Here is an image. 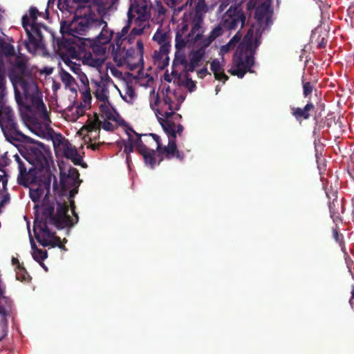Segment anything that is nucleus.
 <instances>
[{
    "label": "nucleus",
    "mask_w": 354,
    "mask_h": 354,
    "mask_svg": "<svg viewBox=\"0 0 354 354\" xmlns=\"http://www.w3.org/2000/svg\"><path fill=\"white\" fill-rule=\"evenodd\" d=\"M44 191L39 188L30 189L29 195L35 203L34 208L36 209V218L34 222L33 230L37 241L44 247L55 248L66 250L61 243L60 238L55 236L51 226L57 228L72 227L78 221V216L73 208L71 211L75 218L68 214V206L65 203L55 202L47 194L44 196L41 203H37L43 196Z\"/></svg>",
    "instance_id": "nucleus-1"
},
{
    "label": "nucleus",
    "mask_w": 354,
    "mask_h": 354,
    "mask_svg": "<svg viewBox=\"0 0 354 354\" xmlns=\"http://www.w3.org/2000/svg\"><path fill=\"white\" fill-rule=\"evenodd\" d=\"M184 100L185 97L181 95L177 96L176 92L169 89L162 92V97L158 93H156L154 88L150 91V106L154 111L159 123L167 135L168 144L164 150L168 159L176 158L182 160L184 158L183 153L178 150L176 144V134L182 133L183 127L180 124L176 125L175 123V120L181 118L180 115L175 113V111L179 109Z\"/></svg>",
    "instance_id": "nucleus-2"
},
{
    "label": "nucleus",
    "mask_w": 354,
    "mask_h": 354,
    "mask_svg": "<svg viewBox=\"0 0 354 354\" xmlns=\"http://www.w3.org/2000/svg\"><path fill=\"white\" fill-rule=\"evenodd\" d=\"M255 18L258 27L252 26L243 37L239 48L233 57L231 67L228 72L239 78H243L246 73H253L255 51L261 44L263 31L272 24V10L270 3L264 1L255 11Z\"/></svg>",
    "instance_id": "nucleus-3"
},
{
    "label": "nucleus",
    "mask_w": 354,
    "mask_h": 354,
    "mask_svg": "<svg viewBox=\"0 0 354 354\" xmlns=\"http://www.w3.org/2000/svg\"><path fill=\"white\" fill-rule=\"evenodd\" d=\"M15 98L17 102L21 95L25 99H30L32 111L27 119V126L29 129L39 137L47 138L53 132L50 127L51 120L49 112L39 96L35 83L30 79L19 77L13 82Z\"/></svg>",
    "instance_id": "nucleus-4"
},
{
    "label": "nucleus",
    "mask_w": 354,
    "mask_h": 354,
    "mask_svg": "<svg viewBox=\"0 0 354 354\" xmlns=\"http://www.w3.org/2000/svg\"><path fill=\"white\" fill-rule=\"evenodd\" d=\"M14 158L19 169L17 182L27 187L33 181L35 171H41L49 167L50 153L43 144L39 143L30 147L26 156L16 154Z\"/></svg>",
    "instance_id": "nucleus-5"
},
{
    "label": "nucleus",
    "mask_w": 354,
    "mask_h": 354,
    "mask_svg": "<svg viewBox=\"0 0 354 354\" xmlns=\"http://www.w3.org/2000/svg\"><path fill=\"white\" fill-rule=\"evenodd\" d=\"M37 8L30 7L28 13L22 17V26L24 28L28 39L24 41L27 50L34 55L44 54L45 48L43 41L42 30H46V26L37 22L38 16H41Z\"/></svg>",
    "instance_id": "nucleus-6"
},
{
    "label": "nucleus",
    "mask_w": 354,
    "mask_h": 354,
    "mask_svg": "<svg viewBox=\"0 0 354 354\" xmlns=\"http://www.w3.org/2000/svg\"><path fill=\"white\" fill-rule=\"evenodd\" d=\"M127 131L133 136V143L134 147L138 148L140 153L142 156L146 166L153 169L156 165L160 162L162 158L158 159V156L157 153L153 149H149L145 143L151 144V142H154L156 145L157 151L160 153L166 154L164 150L166 146L162 147L160 136L154 133L144 134L142 136L145 138V140H142L141 136H139L132 129H128ZM165 156L167 157V155Z\"/></svg>",
    "instance_id": "nucleus-7"
},
{
    "label": "nucleus",
    "mask_w": 354,
    "mask_h": 354,
    "mask_svg": "<svg viewBox=\"0 0 354 354\" xmlns=\"http://www.w3.org/2000/svg\"><path fill=\"white\" fill-rule=\"evenodd\" d=\"M91 85L94 96L100 102V109L103 115L108 119L115 120V111L109 102L110 88L115 86L111 78L108 75H100L99 79L91 80Z\"/></svg>",
    "instance_id": "nucleus-8"
},
{
    "label": "nucleus",
    "mask_w": 354,
    "mask_h": 354,
    "mask_svg": "<svg viewBox=\"0 0 354 354\" xmlns=\"http://www.w3.org/2000/svg\"><path fill=\"white\" fill-rule=\"evenodd\" d=\"M114 49L113 57L118 65L130 64L133 61L140 62L143 59L144 44L142 39H138L136 41V46L127 48L124 43L116 45Z\"/></svg>",
    "instance_id": "nucleus-9"
},
{
    "label": "nucleus",
    "mask_w": 354,
    "mask_h": 354,
    "mask_svg": "<svg viewBox=\"0 0 354 354\" xmlns=\"http://www.w3.org/2000/svg\"><path fill=\"white\" fill-rule=\"evenodd\" d=\"M101 22L99 19L93 14H85L84 16H76L74 19L68 26L66 32L74 36L78 37L84 35L91 29L96 28L97 24ZM61 31L64 32V26L61 25Z\"/></svg>",
    "instance_id": "nucleus-10"
},
{
    "label": "nucleus",
    "mask_w": 354,
    "mask_h": 354,
    "mask_svg": "<svg viewBox=\"0 0 354 354\" xmlns=\"http://www.w3.org/2000/svg\"><path fill=\"white\" fill-rule=\"evenodd\" d=\"M79 172L75 168L70 167L67 173L61 171V185L63 194L68 193L69 199H72L77 193L80 184Z\"/></svg>",
    "instance_id": "nucleus-11"
},
{
    "label": "nucleus",
    "mask_w": 354,
    "mask_h": 354,
    "mask_svg": "<svg viewBox=\"0 0 354 354\" xmlns=\"http://www.w3.org/2000/svg\"><path fill=\"white\" fill-rule=\"evenodd\" d=\"M151 15H135L133 21L134 26L130 31L128 37V42L131 44L137 36L147 33L151 27L150 19Z\"/></svg>",
    "instance_id": "nucleus-12"
},
{
    "label": "nucleus",
    "mask_w": 354,
    "mask_h": 354,
    "mask_svg": "<svg viewBox=\"0 0 354 354\" xmlns=\"http://www.w3.org/2000/svg\"><path fill=\"white\" fill-rule=\"evenodd\" d=\"M100 129L96 118L88 117L86 124L81 127L77 134L82 137L85 143H88L99 137Z\"/></svg>",
    "instance_id": "nucleus-13"
},
{
    "label": "nucleus",
    "mask_w": 354,
    "mask_h": 354,
    "mask_svg": "<svg viewBox=\"0 0 354 354\" xmlns=\"http://www.w3.org/2000/svg\"><path fill=\"white\" fill-rule=\"evenodd\" d=\"M130 5L127 17H135V15H151L152 3L151 0H129Z\"/></svg>",
    "instance_id": "nucleus-14"
},
{
    "label": "nucleus",
    "mask_w": 354,
    "mask_h": 354,
    "mask_svg": "<svg viewBox=\"0 0 354 354\" xmlns=\"http://www.w3.org/2000/svg\"><path fill=\"white\" fill-rule=\"evenodd\" d=\"M59 154H62L67 159L71 160L76 165H81L84 168L87 167L86 164L82 162V158L79 154L76 147L69 142L65 145Z\"/></svg>",
    "instance_id": "nucleus-15"
},
{
    "label": "nucleus",
    "mask_w": 354,
    "mask_h": 354,
    "mask_svg": "<svg viewBox=\"0 0 354 354\" xmlns=\"http://www.w3.org/2000/svg\"><path fill=\"white\" fill-rule=\"evenodd\" d=\"M82 63L84 65L95 68L101 73L104 60V58L99 57L97 55L92 54L91 52H86L82 57Z\"/></svg>",
    "instance_id": "nucleus-16"
},
{
    "label": "nucleus",
    "mask_w": 354,
    "mask_h": 354,
    "mask_svg": "<svg viewBox=\"0 0 354 354\" xmlns=\"http://www.w3.org/2000/svg\"><path fill=\"white\" fill-rule=\"evenodd\" d=\"M59 75L65 88L73 93H76L77 85L75 78L64 68L61 64H59Z\"/></svg>",
    "instance_id": "nucleus-17"
},
{
    "label": "nucleus",
    "mask_w": 354,
    "mask_h": 354,
    "mask_svg": "<svg viewBox=\"0 0 354 354\" xmlns=\"http://www.w3.org/2000/svg\"><path fill=\"white\" fill-rule=\"evenodd\" d=\"M99 21L102 22V24H97L96 28H102V30L95 40L101 44H107L112 38L113 31L108 28L106 21L100 19H99Z\"/></svg>",
    "instance_id": "nucleus-18"
},
{
    "label": "nucleus",
    "mask_w": 354,
    "mask_h": 354,
    "mask_svg": "<svg viewBox=\"0 0 354 354\" xmlns=\"http://www.w3.org/2000/svg\"><path fill=\"white\" fill-rule=\"evenodd\" d=\"M8 178L4 170L0 169V213L3 207L9 202V196L6 193Z\"/></svg>",
    "instance_id": "nucleus-19"
},
{
    "label": "nucleus",
    "mask_w": 354,
    "mask_h": 354,
    "mask_svg": "<svg viewBox=\"0 0 354 354\" xmlns=\"http://www.w3.org/2000/svg\"><path fill=\"white\" fill-rule=\"evenodd\" d=\"M169 46L159 47L158 50H155L153 54V59L154 62L159 66L163 67L168 64L169 52Z\"/></svg>",
    "instance_id": "nucleus-20"
},
{
    "label": "nucleus",
    "mask_w": 354,
    "mask_h": 354,
    "mask_svg": "<svg viewBox=\"0 0 354 354\" xmlns=\"http://www.w3.org/2000/svg\"><path fill=\"white\" fill-rule=\"evenodd\" d=\"M27 227H28V230L30 242V245H31V249H32L31 254H32V258L38 263H40L41 261H43L44 260H45L47 258V257H48L47 251L43 250H41V249H39L37 248L36 244H35V243L31 236V234H30V223L28 221H27Z\"/></svg>",
    "instance_id": "nucleus-21"
},
{
    "label": "nucleus",
    "mask_w": 354,
    "mask_h": 354,
    "mask_svg": "<svg viewBox=\"0 0 354 354\" xmlns=\"http://www.w3.org/2000/svg\"><path fill=\"white\" fill-rule=\"evenodd\" d=\"M115 88L118 90L120 97L124 101L128 103H132L136 99V95L135 91L132 86L128 83H124L120 88H118L117 86H115Z\"/></svg>",
    "instance_id": "nucleus-22"
},
{
    "label": "nucleus",
    "mask_w": 354,
    "mask_h": 354,
    "mask_svg": "<svg viewBox=\"0 0 354 354\" xmlns=\"http://www.w3.org/2000/svg\"><path fill=\"white\" fill-rule=\"evenodd\" d=\"M119 1L120 0H105L97 5V12L102 16L110 15L118 9Z\"/></svg>",
    "instance_id": "nucleus-23"
},
{
    "label": "nucleus",
    "mask_w": 354,
    "mask_h": 354,
    "mask_svg": "<svg viewBox=\"0 0 354 354\" xmlns=\"http://www.w3.org/2000/svg\"><path fill=\"white\" fill-rule=\"evenodd\" d=\"M86 109L79 104H75L66 111V117L71 122H75L85 114Z\"/></svg>",
    "instance_id": "nucleus-24"
},
{
    "label": "nucleus",
    "mask_w": 354,
    "mask_h": 354,
    "mask_svg": "<svg viewBox=\"0 0 354 354\" xmlns=\"http://www.w3.org/2000/svg\"><path fill=\"white\" fill-rule=\"evenodd\" d=\"M0 54L5 55L6 56H13L15 54L14 46L8 43L5 42L2 38L0 37ZM0 75L5 83V77L3 75V64L0 60Z\"/></svg>",
    "instance_id": "nucleus-25"
},
{
    "label": "nucleus",
    "mask_w": 354,
    "mask_h": 354,
    "mask_svg": "<svg viewBox=\"0 0 354 354\" xmlns=\"http://www.w3.org/2000/svg\"><path fill=\"white\" fill-rule=\"evenodd\" d=\"M133 18H130L127 17V20L126 21L125 26L122 28L120 32H118L116 35L115 44L116 45H119V44L128 43V37L129 34V29L132 24Z\"/></svg>",
    "instance_id": "nucleus-26"
},
{
    "label": "nucleus",
    "mask_w": 354,
    "mask_h": 354,
    "mask_svg": "<svg viewBox=\"0 0 354 354\" xmlns=\"http://www.w3.org/2000/svg\"><path fill=\"white\" fill-rule=\"evenodd\" d=\"M223 66L218 59H214L210 64L211 71L214 73L216 80L225 82L228 80V77L223 72Z\"/></svg>",
    "instance_id": "nucleus-27"
},
{
    "label": "nucleus",
    "mask_w": 354,
    "mask_h": 354,
    "mask_svg": "<svg viewBox=\"0 0 354 354\" xmlns=\"http://www.w3.org/2000/svg\"><path fill=\"white\" fill-rule=\"evenodd\" d=\"M315 106L313 103L308 102L304 109L292 108V114L295 116L297 120L301 119L307 120L310 117V111L314 109Z\"/></svg>",
    "instance_id": "nucleus-28"
},
{
    "label": "nucleus",
    "mask_w": 354,
    "mask_h": 354,
    "mask_svg": "<svg viewBox=\"0 0 354 354\" xmlns=\"http://www.w3.org/2000/svg\"><path fill=\"white\" fill-rule=\"evenodd\" d=\"M241 37V32L238 31L226 44L221 46L220 48V54L224 55L234 49L238 44H241V42H240V41ZM239 47V46H238V48Z\"/></svg>",
    "instance_id": "nucleus-29"
},
{
    "label": "nucleus",
    "mask_w": 354,
    "mask_h": 354,
    "mask_svg": "<svg viewBox=\"0 0 354 354\" xmlns=\"http://www.w3.org/2000/svg\"><path fill=\"white\" fill-rule=\"evenodd\" d=\"M152 39L160 45V47L163 46L170 47L168 35L160 27L157 29Z\"/></svg>",
    "instance_id": "nucleus-30"
},
{
    "label": "nucleus",
    "mask_w": 354,
    "mask_h": 354,
    "mask_svg": "<svg viewBox=\"0 0 354 354\" xmlns=\"http://www.w3.org/2000/svg\"><path fill=\"white\" fill-rule=\"evenodd\" d=\"M118 117V115L115 112V119L110 120V119H108L107 118L104 117L103 115V113L101 112V118L103 119V120H101L99 118H96V120L99 123L100 128H102L104 130L107 131H113V129L115 127V124L112 123L111 121L117 122Z\"/></svg>",
    "instance_id": "nucleus-31"
},
{
    "label": "nucleus",
    "mask_w": 354,
    "mask_h": 354,
    "mask_svg": "<svg viewBox=\"0 0 354 354\" xmlns=\"http://www.w3.org/2000/svg\"><path fill=\"white\" fill-rule=\"evenodd\" d=\"M127 134L128 136V140L124 142V152L127 153V158L126 160L127 163H129L131 157L130 153L133 152L134 145L133 143V136L131 134L130 132L127 131Z\"/></svg>",
    "instance_id": "nucleus-32"
},
{
    "label": "nucleus",
    "mask_w": 354,
    "mask_h": 354,
    "mask_svg": "<svg viewBox=\"0 0 354 354\" xmlns=\"http://www.w3.org/2000/svg\"><path fill=\"white\" fill-rule=\"evenodd\" d=\"M62 61L65 66L73 71L76 75L82 72L80 65L73 61V57L71 58L63 56Z\"/></svg>",
    "instance_id": "nucleus-33"
},
{
    "label": "nucleus",
    "mask_w": 354,
    "mask_h": 354,
    "mask_svg": "<svg viewBox=\"0 0 354 354\" xmlns=\"http://www.w3.org/2000/svg\"><path fill=\"white\" fill-rule=\"evenodd\" d=\"M68 142V140L62 137L61 135H56L53 138V143L55 153L59 154V153L65 147V145Z\"/></svg>",
    "instance_id": "nucleus-34"
},
{
    "label": "nucleus",
    "mask_w": 354,
    "mask_h": 354,
    "mask_svg": "<svg viewBox=\"0 0 354 354\" xmlns=\"http://www.w3.org/2000/svg\"><path fill=\"white\" fill-rule=\"evenodd\" d=\"M138 83L142 86H149L153 83V77L146 72H140L137 76Z\"/></svg>",
    "instance_id": "nucleus-35"
},
{
    "label": "nucleus",
    "mask_w": 354,
    "mask_h": 354,
    "mask_svg": "<svg viewBox=\"0 0 354 354\" xmlns=\"http://www.w3.org/2000/svg\"><path fill=\"white\" fill-rule=\"evenodd\" d=\"M105 45L106 44H101L95 40L91 46V53L97 55L99 57L104 58V60L105 61V54L106 53V47Z\"/></svg>",
    "instance_id": "nucleus-36"
},
{
    "label": "nucleus",
    "mask_w": 354,
    "mask_h": 354,
    "mask_svg": "<svg viewBox=\"0 0 354 354\" xmlns=\"http://www.w3.org/2000/svg\"><path fill=\"white\" fill-rule=\"evenodd\" d=\"M80 91L82 95V101L80 104L84 106V108L88 109L90 107L91 102V88H80Z\"/></svg>",
    "instance_id": "nucleus-37"
},
{
    "label": "nucleus",
    "mask_w": 354,
    "mask_h": 354,
    "mask_svg": "<svg viewBox=\"0 0 354 354\" xmlns=\"http://www.w3.org/2000/svg\"><path fill=\"white\" fill-rule=\"evenodd\" d=\"M7 310L6 309L2 308L0 310V326L2 328L3 332L4 333L3 335L0 337V341L2 338L7 335Z\"/></svg>",
    "instance_id": "nucleus-38"
},
{
    "label": "nucleus",
    "mask_w": 354,
    "mask_h": 354,
    "mask_svg": "<svg viewBox=\"0 0 354 354\" xmlns=\"http://www.w3.org/2000/svg\"><path fill=\"white\" fill-rule=\"evenodd\" d=\"M26 62L27 60L26 57L20 54V55L15 57L13 66L20 71H24L26 68Z\"/></svg>",
    "instance_id": "nucleus-39"
},
{
    "label": "nucleus",
    "mask_w": 354,
    "mask_h": 354,
    "mask_svg": "<svg viewBox=\"0 0 354 354\" xmlns=\"http://www.w3.org/2000/svg\"><path fill=\"white\" fill-rule=\"evenodd\" d=\"M16 279L21 281H26L29 280V275L27 272L22 266H19V268L15 270Z\"/></svg>",
    "instance_id": "nucleus-40"
},
{
    "label": "nucleus",
    "mask_w": 354,
    "mask_h": 354,
    "mask_svg": "<svg viewBox=\"0 0 354 354\" xmlns=\"http://www.w3.org/2000/svg\"><path fill=\"white\" fill-rule=\"evenodd\" d=\"M69 0H58L57 7L62 12L67 11L72 12L71 8L69 6Z\"/></svg>",
    "instance_id": "nucleus-41"
},
{
    "label": "nucleus",
    "mask_w": 354,
    "mask_h": 354,
    "mask_svg": "<svg viewBox=\"0 0 354 354\" xmlns=\"http://www.w3.org/2000/svg\"><path fill=\"white\" fill-rule=\"evenodd\" d=\"M77 77L80 82L82 84L81 88H88L89 87V80L86 76V75L82 71L77 75Z\"/></svg>",
    "instance_id": "nucleus-42"
},
{
    "label": "nucleus",
    "mask_w": 354,
    "mask_h": 354,
    "mask_svg": "<svg viewBox=\"0 0 354 354\" xmlns=\"http://www.w3.org/2000/svg\"><path fill=\"white\" fill-rule=\"evenodd\" d=\"M154 10L156 12L157 16L158 17L164 16L166 12L165 7L162 5V3L160 1H156V6L154 7Z\"/></svg>",
    "instance_id": "nucleus-43"
},
{
    "label": "nucleus",
    "mask_w": 354,
    "mask_h": 354,
    "mask_svg": "<svg viewBox=\"0 0 354 354\" xmlns=\"http://www.w3.org/2000/svg\"><path fill=\"white\" fill-rule=\"evenodd\" d=\"M3 303L6 304V307L10 308L12 302L10 299L3 296V290L0 287V306Z\"/></svg>",
    "instance_id": "nucleus-44"
},
{
    "label": "nucleus",
    "mask_w": 354,
    "mask_h": 354,
    "mask_svg": "<svg viewBox=\"0 0 354 354\" xmlns=\"http://www.w3.org/2000/svg\"><path fill=\"white\" fill-rule=\"evenodd\" d=\"M94 0H73V2L75 3L78 7H91V3Z\"/></svg>",
    "instance_id": "nucleus-45"
},
{
    "label": "nucleus",
    "mask_w": 354,
    "mask_h": 354,
    "mask_svg": "<svg viewBox=\"0 0 354 354\" xmlns=\"http://www.w3.org/2000/svg\"><path fill=\"white\" fill-rule=\"evenodd\" d=\"M303 88H304V95L305 97L308 96L310 93H311V92L313 91L312 86L310 85V83L308 82L304 83Z\"/></svg>",
    "instance_id": "nucleus-46"
},
{
    "label": "nucleus",
    "mask_w": 354,
    "mask_h": 354,
    "mask_svg": "<svg viewBox=\"0 0 354 354\" xmlns=\"http://www.w3.org/2000/svg\"><path fill=\"white\" fill-rule=\"evenodd\" d=\"M57 1H58V0H48V3H47V8L46 9V17H48V10L50 8H53L55 5L57 6Z\"/></svg>",
    "instance_id": "nucleus-47"
},
{
    "label": "nucleus",
    "mask_w": 354,
    "mask_h": 354,
    "mask_svg": "<svg viewBox=\"0 0 354 354\" xmlns=\"http://www.w3.org/2000/svg\"><path fill=\"white\" fill-rule=\"evenodd\" d=\"M167 3L170 7H176L178 4L181 3L183 0H166Z\"/></svg>",
    "instance_id": "nucleus-48"
},
{
    "label": "nucleus",
    "mask_w": 354,
    "mask_h": 354,
    "mask_svg": "<svg viewBox=\"0 0 354 354\" xmlns=\"http://www.w3.org/2000/svg\"><path fill=\"white\" fill-rule=\"evenodd\" d=\"M167 3L170 7H176L178 4L181 3L183 0H166Z\"/></svg>",
    "instance_id": "nucleus-49"
},
{
    "label": "nucleus",
    "mask_w": 354,
    "mask_h": 354,
    "mask_svg": "<svg viewBox=\"0 0 354 354\" xmlns=\"http://www.w3.org/2000/svg\"><path fill=\"white\" fill-rule=\"evenodd\" d=\"M167 3L170 7H176L178 4L181 3L183 0H166Z\"/></svg>",
    "instance_id": "nucleus-50"
},
{
    "label": "nucleus",
    "mask_w": 354,
    "mask_h": 354,
    "mask_svg": "<svg viewBox=\"0 0 354 354\" xmlns=\"http://www.w3.org/2000/svg\"><path fill=\"white\" fill-rule=\"evenodd\" d=\"M208 71H207V68L206 67H204L201 69H200L198 71V75L199 77L201 78H203L205 76H206L207 74H208Z\"/></svg>",
    "instance_id": "nucleus-51"
},
{
    "label": "nucleus",
    "mask_w": 354,
    "mask_h": 354,
    "mask_svg": "<svg viewBox=\"0 0 354 354\" xmlns=\"http://www.w3.org/2000/svg\"><path fill=\"white\" fill-rule=\"evenodd\" d=\"M259 0H250L247 4V7L248 10L253 9Z\"/></svg>",
    "instance_id": "nucleus-52"
},
{
    "label": "nucleus",
    "mask_w": 354,
    "mask_h": 354,
    "mask_svg": "<svg viewBox=\"0 0 354 354\" xmlns=\"http://www.w3.org/2000/svg\"><path fill=\"white\" fill-rule=\"evenodd\" d=\"M187 87H188V88H189L190 92H192L195 89V88H196L195 83L193 81H192V80L187 82Z\"/></svg>",
    "instance_id": "nucleus-53"
},
{
    "label": "nucleus",
    "mask_w": 354,
    "mask_h": 354,
    "mask_svg": "<svg viewBox=\"0 0 354 354\" xmlns=\"http://www.w3.org/2000/svg\"><path fill=\"white\" fill-rule=\"evenodd\" d=\"M12 263L13 266H15V270L19 268V266H21L19 264V260L17 258H15V257L12 258Z\"/></svg>",
    "instance_id": "nucleus-54"
},
{
    "label": "nucleus",
    "mask_w": 354,
    "mask_h": 354,
    "mask_svg": "<svg viewBox=\"0 0 354 354\" xmlns=\"http://www.w3.org/2000/svg\"><path fill=\"white\" fill-rule=\"evenodd\" d=\"M333 236H334V238L335 239V240L337 241H339V234H338V232L336 230L333 231Z\"/></svg>",
    "instance_id": "nucleus-55"
},
{
    "label": "nucleus",
    "mask_w": 354,
    "mask_h": 354,
    "mask_svg": "<svg viewBox=\"0 0 354 354\" xmlns=\"http://www.w3.org/2000/svg\"><path fill=\"white\" fill-rule=\"evenodd\" d=\"M41 266L42 268L46 270L47 271L48 270V268L47 267L42 263V261H41L40 263H39Z\"/></svg>",
    "instance_id": "nucleus-56"
},
{
    "label": "nucleus",
    "mask_w": 354,
    "mask_h": 354,
    "mask_svg": "<svg viewBox=\"0 0 354 354\" xmlns=\"http://www.w3.org/2000/svg\"><path fill=\"white\" fill-rule=\"evenodd\" d=\"M53 87L54 91H56L57 89H58L59 88V86L57 84H54Z\"/></svg>",
    "instance_id": "nucleus-57"
},
{
    "label": "nucleus",
    "mask_w": 354,
    "mask_h": 354,
    "mask_svg": "<svg viewBox=\"0 0 354 354\" xmlns=\"http://www.w3.org/2000/svg\"><path fill=\"white\" fill-rule=\"evenodd\" d=\"M47 74H50L52 73V68H46Z\"/></svg>",
    "instance_id": "nucleus-58"
},
{
    "label": "nucleus",
    "mask_w": 354,
    "mask_h": 354,
    "mask_svg": "<svg viewBox=\"0 0 354 354\" xmlns=\"http://www.w3.org/2000/svg\"><path fill=\"white\" fill-rule=\"evenodd\" d=\"M3 157H2V156H1V157H0V166L3 165Z\"/></svg>",
    "instance_id": "nucleus-59"
},
{
    "label": "nucleus",
    "mask_w": 354,
    "mask_h": 354,
    "mask_svg": "<svg viewBox=\"0 0 354 354\" xmlns=\"http://www.w3.org/2000/svg\"><path fill=\"white\" fill-rule=\"evenodd\" d=\"M90 147H91V148L92 149H93V150H94V149H95V146L94 145H92V144H91V145H90Z\"/></svg>",
    "instance_id": "nucleus-60"
},
{
    "label": "nucleus",
    "mask_w": 354,
    "mask_h": 354,
    "mask_svg": "<svg viewBox=\"0 0 354 354\" xmlns=\"http://www.w3.org/2000/svg\"><path fill=\"white\" fill-rule=\"evenodd\" d=\"M218 91H219V88H218V86H217V87L216 88V94L218 93Z\"/></svg>",
    "instance_id": "nucleus-61"
},
{
    "label": "nucleus",
    "mask_w": 354,
    "mask_h": 354,
    "mask_svg": "<svg viewBox=\"0 0 354 354\" xmlns=\"http://www.w3.org/2000/svg\"><path fill=\"white\" fill-rule=\"evenodd\" d=\"M352 297L354 299V291L352 292Z\"/></svg>",
    "instance_id": "nucleus-62"
},
{
    "label": "nucleus",
    "mask_w": 354,
    "mask_h": 354,
    "mask_svg": "<svg viewBox=\"0 0 354 354\" xmlns=\"http://www.w3.org/2000/svg\"><path fill=\"white\" fill-rule=\"evenodd\" d=\"M116 71V70H115H115H112V69H111V72H112V73H113V74H114V71Z\"/></svg>",
    "instance_id": "nucleus-63"
}]
</instances>
